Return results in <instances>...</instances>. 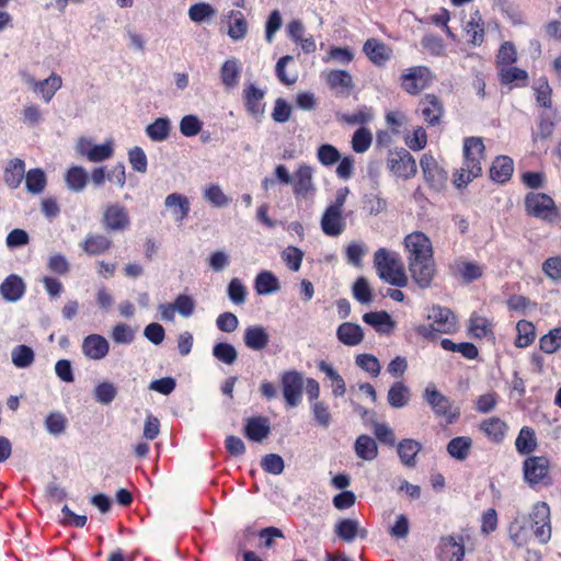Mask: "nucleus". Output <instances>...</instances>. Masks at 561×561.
Instances as JSON below:
<instances>
[{"label": "nucleus", "mask_w": 561, "mask_h": 561, "mask_svg": "<svg viewBox=\"0 0 561 561\" xmlns=\"http://www.w3.org/2000/svg\"><path fill=\"white\" fill-rule=\"evenodd\" d=\"M80 247L88 255L95 256L108 252L113 247V241L102 233H88Z\"/></svg>", "instance_id": "aec40b11"}, {"label": "nucleus", "mask_w": 561, "mask_h": 561, "mask_svg": "<svg viewBox=\"0 0 561 561\" xmlns=\"http://www.w3.org/2000/svg\"><path fill=\"white\" fill-rule=\"evenodd\" d=\"M165 206L172 209V214L176 221L184 220L190 213L188 198L179 193H172L165 198Z\"/></svg>", "instance_id": "2f4dec72"}, {"label": "nucleus", "mask_w": 561, "mask_h": 561, "mask_svg": "<svg viewBox=\"0 0 561 561\" xmlns=\"http://www.w3.org/2000/svg\"><path fill=\"white\" fill-rule=\"evenodd\" d=\"M354 450L358 458L370 461L378 455L376 440L368 435H359L354 444Z\"/></svg>", "instance_id": "7c9ffc66"}, {"label": "nucleus", "mask_w": 561, "mask_h": 561, "mask_svg": "<svg viewBox=\"0 0 561 561\" xmlns=\"http://www.w3.org/2000/svg\"><path fill=\"white\" fill-rule=\"evenodd\" d=\"M76 151L88 161L98 163L112 158L114 147L112 141L95 145L91 139L81 137L76 145Z\"/></svg>", "instance_id": "0eeeda50"}, {"label": "nucleus", "mask_w": 561, "mask_h": 561, "mask_svg": "<svg viewBox=\"0 0 561 561\" xmlns=\"http://www.w3.org/2000/svg\"><path fill=\"white\" fill-rule=\"evenodd\" d=\"M24 178L26 190L31 194H41L45 190L47 179L45 172L42 169H31L25 173Z\"/></svg>", "instance_id": "58836bf2"}, {"label": "nucleus", "mask_w": 561, "mask_h": 561, "mask_svg": "<svg viewBox=\"0 0 561 561\" xmlns=\"http://www.w3.org/2000/svg\"><path fill=\"white\" fill-rule=\"evenodd\" d=\"M540 350L553 354L561 348V327L550 330L539 341Z\"/></svg>", "instance_id": "49530a36"}, {"label": "nucleus", "mask_w": 561, "mask_h": 561, "mask_svg": "<svg viewBox=\"0 0 561 561\" xmlns=\"http://www.w3.org/2000/svg\"><path fill=\"white\" fill-rule=\"evenodd\" d=\"M230 19L232 21L229 24L228 35L234 41L243 38L248 32V23L243 14L240 11L232 10Z\"/></svg>", "instance_id": "c03bdc74"}, {"label": "nucleus", "mask_w": 561, "mask_h": 561, "mask_svg": "<svg viewBox=\"0 0 561 561\" xmlns=\"http://www.w3.org/2000/svg\"><path fill=\"white\" fill-rule=\"evenodd\" d=\"M554 131V123L546 113L540 114L537 130L533 133V140H546L552 136Z\"/></svg>", "instance_id": "4d7b16f0"}, {"label": "nucleus", "mask_w": 561, "mask_h": 561, "mask_svg": "<svg viewBox=\"0 0 561 561\" xmlns=\"http://www.w3.org/2000/svg\"><path fill=\"white\" fill-rule=\"evenodd\" d=\"M419 111L428 125L436 126L444 114V104L437 95L428 93L421 98Z\"/></svg>", "instance_id": "4468645a"}, {"label": "nucleus", "mask_w": 561, "mask_h": 561, "mask_svg": "<svg viewBox=\"0 0 561 561\" xmlns=\"http://www.w3.org/2000/svg\"><path fill=\"white\" fill-rule=\"evenodd\" d=\"M484 149L483 140L480 137H469L465 140V163L456 174L454 181L457 187H463L473 179L481 175V161L484 159Z\"/></svg>", "instance_id": "f257e3e1"}, {"label": "nucleus", "mask_w": 561, "mask_h": 561, "mask_svg": "<svg viewBox=\"0 0 561 561\" xmlns=\"http://www.w3.org/2000/svg\"><path fill=\"white\" fill-rule=\"evenodd\" d=\"M25 283L21 276L10 274L0 285V295L5 301L15 302L25 294Z\"/></svg>", "instance_id": "6ab92c4d"}, {"label": "nucleus", "mask_w": 561, "mask_h": 561, "mask_svg": "<svg viewBox=\"0 0 561 561\" xmlns=\"http://www.w3.org/2000/svg\"><path fill=\"white\" fill-rule=\"evenodd\" d=\"M264 96L265 91L257 88L255 84L249 83L244 87L242 91L243 103L247 112L253 117L263 115L265 108L263 103Z\"/></svg>", "instance_id": "f3484780"}, {"label": "nucleus", "mask_w": 561, "mask_h": 561, "mask_svg": "<svg viewBox=\"0 0 561 561\" xmlns=\"http://www.w3.org/2000/svg\"><path fill=\"white\" fill-rule=\"evenodd\" d=\"M516 330L518 333L515 342L517 347H527L535 340V327L531 322L519 320L516 324Z\"/></svg>", "instance_id": "de8ad7c7"}, {"label": "nucleus", "mask_w": 561, "mask_h": 561, "mask_svg": "<svg viewBox=\"0 0 561 561\" xmlns=\"http://www.w3.org/2000/svg\"><path fill=\"white\" fill-rule=\"evenodd\" d=\"M514 171V162L507 156H500L495 158L490 169V176L497 183L507 182Z\"/></svg>", "instance_id": "bb28decb"}, {"label": "nucleus", "mask_w": 561, "mask_h": 561, "mask_svg": "<svg viewBox=\"0 0 561 561\" xmlns=\"http://www.w3.org/2000/svg\"><path fill=\"white\" fill-rule=\"evenodd\" d=\"M291 185L296 198H308L313 195L316 187L312 168L307 164L299 165L293 175Z\"/></svg>", "instance_id": "f8f14e48"}, {"label": "nucleus", "mask_w": 561, "mask_h": 561, "mask_svg": "<svg viewBox=\"0 0 561 561\" xmlns=\"http://www.w3.org/2000/svg\"><path fill=\"white\" fill-rule=\"evenodd\" d=\"M247 288L239 278H232L228 284L229 299L236 305L244 304L247 299Z\"/></svg>", "instance_id": "774afa93"}, {"label": "nucleus", "mask_w": 561, "mask_h": 561, "mask_svg": "<svg viewBox=\"0 0 561 561\" xmlns=\"http://www.w3.org/2000/svg\"><path fill=\"white\" fill-rule=\"evenodd\" d=\"M325 81L331 90L344 96H348L353 88L352 76L345 70L330 71L327 75Z\"/></svg>", "instance_id": "5701e85b"}, {"label": "nucleus", "mask_w": 561, "mask_h": 561, "mask_svg": "<svg viewBox=\"0 0 561 561\" xmlns=\"http://www.w3.org/2000/svg\"><path fill=\"white\" fill-rule=\"evenodd\" d=\"M302 259L304 252L299 248L294 245L287 247L282 252V260L285 262L286 266L293 272H297L300 270Z\"/></svg>", "instance_id": "6e6d98bb"}, {"label": "nucleus", "mask_w": 561, "mask_h": 561, "mask_svg": "<svg viewBox=\"0 0 561 561\" xmlns=\"http://www.w3.org/2000/svg\"><path fill=\"white\" fill-rule=\"evenodd\" d=\"M101 222L108 232H123L130 227V217L125 206L112 203L104 207Z\"/></svg>", "instance_id": "423d86ee"}, {"label": "nucleus", "mask_w": 561, "mask_h": 561, "mask_svg": "<svg viewBox=\"0 0 561 561\" xmlns=\"http://www.w3.org/2000/svg\"><path fill=\"white\" fill-rule=\"evenodd\" d=\"M373 118V114L369 108L363 106L358 108L355 113L348 114H337V119L347 124V125H363L368 123Z\"/></svg>", "instance_id": "5fc2aeb1"}, {"label": "nucleus", "mask_w": 561, "mask_h": 561, "mask_svg": "<svg viewBox=\"0 0 561 561\" xmlns=\"http://www.w3.org/2000/svg\"><path fill=\"white\" fill-rule=\"evenodd\" d=\"M243 432L249 440L262 442L271 433L268 419L265 416L249 417L245 422Z\"/></svg>", "instance_id": "412c9836"}, {"label": "nucleus", "mask_w": 561, "mask_h": 561, "mask_svg": "<svg viewBox=\"0 0 561 561\" xmlns=\"http://www.w3.org/2000/svg\"><path fill=\"white\" fill-rule=\"evenodd\" d=\"M427 318L433 321L431 324H422L415 329L426 339H435L436 333L448 334L456 330V317L448 308L433 307Z\"/></svg>", "instance_id": "f03ea898"}, {"label": "nucleus", "mask_w": 561, "mask_h": 561, "mask_svg": "<svg viewBox=\"0 0 561 561\" xmlns=\"http://www.w3.org/2000/svg\"><path fill=\"white\" fill-rule=\"evenodd\" d=\"M388 284L404 287L408 284V276L403 263L396 253L388 252Z\"/></svg>", "instance_id": "cd10ccee"}, {"label": "nucleus", "mask_w": 561, "mask_h": 561, "mask_svg": "<svg viewBox=\"0 0 561 561\" xmlns=\"http://www.w3.org/2000/svg\"><path fill=\"white\" fill-rule=\"evenodd\" d=\"M440 345L444 350L450 352H458L468 359H474L479 355L477 346L469 342L455 343L449 339H444L440 342Z\"/></svg>", "instance_id": "37998d69"}, {"label": "nucleus", "mask_w": 561, "mask_h": 561, "mask_svg": "<svg viewBox=\"0 0 561 561\" xmlns=\"http://www.w3.org/2000/svg\"><path fill=\"white\" fill-rule=\"evenodd\" d=\"M469 332L473 337H486L492 333L491 323L488 319L473 314L469 321Z\"/></svg>", "instance_id": "864d4df0"}, {"label": "nucleus", "mask_w": 561, "mask_h": 561, "mask_svg": "<svg viewBox=\"0 0 561 561\" xmlns=\"http://www.w3.org/2000/svg\"><path fill=\"white\" fill-rule=\"evenodd\" d=\"M83 355L92 360L103 359L110 352L107 340L101 334H90L82 341Z\"/></svg>", "instance_id": "dca6fc26"}, {"label": "nucleus", "mask_w": 561, "mask_h": 561, "mask_svg": "<svg viewBox=\"0 0 561 561\" xmlns=\"http://www.w3.org/2000/svg\"><path fill=\"white\" fill-rule=\"evenodd\" d=\"M62 80L56 75L51 73L47 79L34 83V90L38 91L46 103L50 102L55 93L61 88Z\"/></svg>", "instance_id": "c9c22d12"}, {"label": "nucleus", "mask_w": 561, "mask_h": 561, "mask_svg": "<svg viewBox=\"0 0 561 561\" xmlns=\"http://www.w3.org/2000/svg\"><path fill=\"white\" fill-rule=\"evenodd\" d=\"M46 430L53 435H60L67 426V419L61 412H51L45 420Z\"/></svg>", "instance_id": "052dcab7"}, {"label": "nucleus", "mask_w": 561, "mask_h": 561, "mask_svg": "<svg viewBox=\"0 0 561 561\" xmlns=\"http://www.w3.org/2000/svg\"><path fill=\"white\" fill-rule=\"evenodd\" d=\"M241 77V65L236 58L226 60L220 68V79L227 89L234 88Z\"/></svg>", "instance_id": "c85d7f7f"}, {"label": "nucleus", "mask_w": 561, "mask_h": 561, "mask_svg": "<svg viewBox=\"0 0 561 561\" xmlns=\"http://www.w3.org/2000/svg\"><path fill=\"white\" fill-rule=\"evenodd\" d=\"M111 336L117 344H130L135 340V331L126 323L113 327Z\"/></svg>", "instance_id": "e2e57ef3"}, {"label": "nucleus", "mask_w": 561, "mask_h": 561, "mask_svg": "<svg viewBox=\"0 0 561 561\" xmlns=\"http://www.w3.org/2000/svg\"><path fill=\"white\" fill-rule=\"evenodd\" d=\"M261 467L265 472L280 474L284 471L285 463L279 455L267 454L262 458Z\"/></svg>", "instance_id": "338daca9"}, {"label": "nucleus", "mask_w": 561, "mask_h": 561, "mask_svg": "<svg viewBox=\"0 0 561 561\" xmlns=\"http://www.w3.org/2000/svg\"><path fill=\"white\" fill-rule=\"evenodd\" d=\"M25 175V163L20 158L11 159L3 172V180L5 184L12 188H18Z\"/></svg>", "instance_id": "b1692460"}, {"label": "nucleus", "mask_w": 561, "mask_h": 561, "mask_svg": "<svg viewBox=\"0 0 561 561\" xmlns=\"http://www.w3.org/2000/svg\"><path fill=\"white\" fill-rule=\"evenodd\" d=\"M364 51L376 65H382L386 60V47L374 38L367 39L364 44Z\"/></svg>", "instance_id": "603ef678"}, {"label": "nucleus", "mask_w": 561, "mask_h": 561, "mask_svg": "<svg viewBox=\"0 0 561 561\" xmlns=\"http://www.w3.org/2000/svg\"><path fill=\"white\" fill-rule=\"evenodd\" d=\"M215 13V9L209 3L205 2L195 3L188 9L190 19L196 23H201L204 20L211 18Z\"/></svg>", "instance_id": "680f3d73"}, {"label": "nucleus", "mask_w": 561, "mask_h": 561, "mask_svg": "<svg viewBox=\"0 0 561 561\" xmlns=\"http://www.w3.org/2000/svg\"><path fill=\"white\" fill-rule=\"evenodd\" d=\"M254 288L259 295H270L280 288L277 277L270 271L260 272L254 282Z\"/></svg>", "instance_id": "f704fd0d"}, {"label": "nucleus", "mask_w": 561, "mask_h": 561, "mask_svg": "<svg viewBox=\"0 0 561 561\" xmlns=\"http://www.w3.org/2000/svg\"><path fill=\"white\" fill-rule=\"evenodd\" d=\"M467 34L470 37V43L473 45H480L484 39V28H483V21L480 15V13L477 11L473 16L471 18V21L467 23L466 26Z\"/></svg>", "instance_id": "09e8293b"}, {"label": "nucleus", "mask_w": 561, "mask_h": 561, "mask_svg": "<svg viewBox=\"0 0 561 561\" xmlns=\"http://www.w3.org/2000/svg\"><path fill=\"white\" fill-rule=\"evenodd\" d=\"M283 396L288 407H297L301 401L304 379L296 370L283 373L280 377Z\"/></svg>", "instance_id": "6e6552de"}, {"label": "nucleus", "mask_w": 561, "mask_h": 561, "mask_svg": "<svg viewBox=\"0 0 561 561\" xmlns=\"http://www.w3.org/2000/svg\"><path fill=\"white\" fill-rule=\"evenodd\" d=\"M352 293L354 298L363 305H368L373 301V290L367 279L363 276L355 280L352 286Z\"/></svg>", "instance_id": "3c124183"}, {"label": "nucleus", "mask_w": 561, "mask_h": 561, "mask_svg": "<svg viewBox=\"0 0 561 561\" xmlns=\"http://www.w3.org/2000/svg\"><path fill=\"white\" fill-rule=\"evenodd\" d=\"M432 73L428 68L412 67L401 76V85L410 94H417L432 82Z\"/></svg>", "instance_id": "1a4fd4ad"}, {"label": "nucleus", "mask_w": 561, "mask_h": 561, "mask_svg": "<svg viewBox=\"0 0 561 561\" xmlns=\"http://www.w3.org/2000/svg\"><path fill=\"white\" fill-rule=\"evenodd\" d=\"M481 431L494 443H501L504 438L506 424L499 417L484 420L480 425Z\"/></svg>", "instance_id": "e433bc0d"}, {"label": "nucleus", "mask_w": 561, "mask_h": 561, "mask_svg": "<svg viewBox=\"0 0 561 561\" xmlns=\"http://www.w3.org/2000/svg\"><path fill=\"white\" fill-rule=\"evenodd\" d=\"M405 248L409 251V262L412 259L424 260L433 257L431 240L421 231H415L405 237Z\"/></svg>", "instance_id": "ddd939ff"}, {"label": "nucleus", "mask_w": 561, "mask_h": 561, "mask_svg": "<svg viewBox=\"0 0 561 561\" xmlns=\"http://www.w3.org/2000/svg\"><path fill=\"white\" fill-rule=\"evenodd\" d=\"M389 162L391 171L404 180L414 176L416 173V162L412 154L404 148L392 153Z\"/></svg>", "instance_id": "2eb2a0df"}, {"label": "nucleus", "mask_w": 561, "mask_h": 561, "mask_svg": "<svg viewBox=\"0 0 561 561\" xmlns=\"http://www.w3.org/2000/svg\"><path fill=\"white\" fill-rule=\"evenodd\" d=\"M516 449L522 455H528L536 450L537 438L535 431L531 427L524 426L515 442Z\"/></svg>", "instance_id": "a19ab883"}, {"label": "nucleus", "mask_w": 561, "mask_h": 561, "mask_svg": "<svg viewBox=\"0 0 561 561\" xmlns=\"http://www.w3.org/2000/svg\"><path fill=\"white\" fill-rule=\"evenodd\" d=\"M117 394V390L112 382H101L95 387L94 397L95 400L102 404L111 403Z\"/></svg>", "instance_id": "0e129e2a"}, {"label": "nucleus", "mask_w": 561, "mask_h": 561, "mask_svg": "<svg viewBox=\"0 0 561 561\" xmlns=\"http://www.w3.org/2000/svg\"><path fill=\"white\" fill-rule=\"evenodd\" d=\"M420 165L425 181L435 191H440L447 182V173L444 171L431 154H424Z\"/></svg>", "instance_id": "9b49d317"}, {"label": "nucleus", "mask_w": 561, "mask_h": 561, "mask_svg": "<svg viewBox=\"0 0 561 561\" xmlns=\"http://www.w3.org/2000/svg\"><path fill=\"white\" fill-rule=\"evenodd\" d=\"M453 268L455 273L460 275L467 283L479 279L482 276V268L480 265L462 259L456 260Z\"/></svg>", "instance_id": "4c0bfd02"}, {"label": "nucleus", "mask_w": 561, "mask_h": 561, "mask_svg": "<svg viewBox=\"0 0 561 561\" xmlns=\"http://www.w3.org/2000/svg\"><path fill=\"white\" fill-rule=\"evenodd\" d=\"M422 445L411 438L402 439L397 447V451L401 462L408 467H414L415 456L421 450Z\"/></svg>", "instance_id": "473e14b6"}, {"label": "nucleus", "mask_w": 561, "mask_h": 561, "mask_svg": "<svg viewBox=\"0 0 561 561\" xmlns=\"http://www.w3.org/2000/svg\"><path fill=\"white\" fill-rule=\"evenodd\" d=\"M525 480L530 485L552 483L550 472V461L543 456H531L525 459L523 465Z\"/></svg>", "instance_id": "20e7f679"}, {"label": "nucleus", "mask_w": 561, "mask_h": 561, "mask_svg": "<svg viewBox=\"0 0 561 561\" xmlns=\"http://www.w3.org/2000/svg\"><path fill=\"white\" fill-rule=\"evenodd\" d=\"M339 341L348 346H355L362 343L364 332L360 325L353 322H343L336 330Z\"/></svg>", "instance_id": "a878e982"}, {"label": "nucleus", "mask_w": 561, "mask_h": 561, "mask_svg": "<svg viewBox=\"0 0 561 561\" xmlns=\"http://www.w3.org/2000/svg\"><path fill=\"white\" fill-rule=\"evenodd\" d=\"M335 536L344 542H352L357 537L365 539L367 530L359 526L355 518H342L334 526Z\"/></svg>", "instance_id": "a211bd4d"}, {"label": "nucleus", "mask_w": 561, "mask_h": 561, "mask_svg": "<svg viewBox=\"0 0 561 561\" xmlns=\"http://www.w3.org/2000/svg\"><path fill=\"white\" fill-rule=\"evenodd\" d=\"M213 355L226 365H232L238 357L234 346L226 342L215 344L213 347Z\"/></svg>", "instance_id": "8fccbe9b"}, {"label": "nucleus", "mask_w": 561, "mask_h": 561, "mask_svg": "<svg viewBox=\"0 0 561 561\" xmlns=\"http://www.w3.org/2000/svg\"><path fill=\"white\" fill-rule=\"evenodd\" d=\"M12 363L19 368H26L34 362L35 354L27 345H18L11 352Z\"/></svg>", "instance_id": "a18cd8bd"}, {"label": "nucleus", "mask_w": 561, "mask_h": 561, "mask_svg": "<svg viewBox=\"0 0 561 561\" xmlns=\"http://www.w3.org/2000/svg\"><path fill=\"white\" fill-rule=\"evenodd\" d=\"M410 388L401 381L394 382L390 389H388V403L396 409L404 408L411 400Z\"/></svg>", "instance_id": "c756f323"}, {"label": "nucleus", "mask_w": 561, "mask_h": 561, "mask_svg": "<svg viewBox=\"0 0 561 561\" xmlns=\"http://www.w3.org/2000/svg\"><path fill=\"white\" fill-rule=\"evenodd\" d=\"M525 208L528 215L550 224H556L561 218L554 201L545 193H528L525 197Z\"/></svg>", "instance_id": "7ed1b4c3"}, {"label": "nucleus", "mask_w": 561, "mask_h": 561, "mask_svg": "<svg viewBox=\"0 0 561 561\" xmlns=\"http://www.w3.org/2000/svg\"><path fill=\"white\" fill-rule=\"evenodd\" d=\"M171 124L169 118L159 117L146 128L147 136L153 141H163L170 135Z\"/></svg>", "instance_id": "79ce46f5"}, {"label": "nucleus", "mask_w": 561, "mask_h": 561, "mask_svg": "<svg viewBox=\"0 0 561 561\" xmlns=\"http://www.w3.org/2000/svg\"><path fill=\"white\" fill-rule=\"evenodd\" d=\"M345 226L342 213L325 208L321 217V229L325 236L337 237L343 233Z\"/></svg>", "instance_id": "4be33fe9"}, {"label": "nucleus", "mask_w": 561, "mask_h": 561, "mask_svg": "<svg viewBox=\"0 0 561 561\" xmlns=\"http://www.w3.org/2000/svg\"><path fill=\"white\" fill-rule=\"evenodd\" d=\"M471 446L472 439L470 437L458 436L447 444V451L453 458L461 461L468 457Z\"/></svg>", "instance_id": "ea45409f"}, {"label": "nucleus", "mask_w": 561, "mask_h": 561, "mask_svg": "<svg viewBox=\"0 0 561 561\" xmlns=\"http://www.w3.org/2000/svg\"><path fill=\"white\" fill-rule=\"evenodd\" d=\"M423 397L431 405L434 413L438 416L446 417L449 424L454 423L460 416L459 409H453L449 398L439 392L433 383L427 385Z\"/></svg>", "instance_id": "39448f33"}, {"label": "nucleus", "mask_w": 561, "mask_h": 561, "mask_svg": "<svg viewBox=\"0 0 561 561\" xmlns=\"http://www.w3.org/2000/svg\"><path fill=\"white\" fill-rule=\"evenodd\" d=\"M409 271L412 279L420 288H427L431 286L432 280L436 275L434 259H412L411 262H409Z\"/></svg>", "instance_id": "9d476101"}, {"label": "nucleus", "mask_w": 561, "mask_h": 561, "mask_svg": "<svg viewBox=\"0 0 561 561\" xmlns=\"http://www.w3.org/2000/svg\"><path fill=\"white\" fill-rule=\"evenodd\" d=\"M88 173L80 165L70 167L65 174V182L69 190L81 192L88 184Z\"/></svg>", "instance_id": "72a5a7b5"}, {"label": "nucleus", "mask_w": 561, "mask_h": 561, "mask_svg": "<svg viewBox=\"0 0 561 561\" xmlns=\"http://www.w3.org/2000/svg\"><path fill=\"white\" fill-rule=\"evenodd\" d=\"M204 197L215 207H225L229 204V198L225 195L218 184L209 185L205 190Z\"/></svg>", "instance_id": "69168bd1"}, {"label": "nucleus", "mask_w": 561, "mask_h": 561, "mask_svg": "<svg viewBox=\"0 0 561 561\" xmlns=\"http://www.w3.org/2000/svg\"><path fill=\"white\" fill-rule=\"evenodd\" d=\"M244 344L254 351H261L265 348L270 343V335L265 328L261 325H252L244 331Z\"/></svg>", "instance_id": "393cba45"}, {"label": "nucleus", "mask_w": 561, "mask_h": 561, "mask_svg": "<svg viewBox=\"0 0 561 561\" xmlns=\"http://www.w3.org/2000/svg\"><path fill=\"white\" fill-rule=\"evenodd\" d=\"M319 162L325 167L332 165L340 161V151L330 144L321 145L317 151Z\"/></svg>", "instance_id": "bf43d9fd"}, {"label": "nucleus", "mask_w": 561, "mask_h": 561, "mask_svg": "<svg viewBox=\"0 0 561 561\" xmlns=\"http://www.w3.org/2000/svg\"><path fill=\"white\" fill-rule=\"evenodd\" d=\"M371 140V133L368 129L360 127L353 135L352 148L355 152L363 153L369 149Z\"/></svg>", "instance_id": "13d9d810"}]
</instances>
